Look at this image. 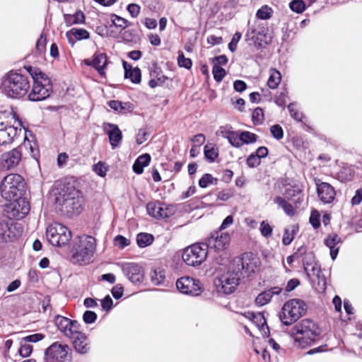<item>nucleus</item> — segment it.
Listing matches in <instances>:
<instances>
[{"label":"nucleus","mask_w":362,"mask_h":362,"mask_svg":"<svg viewBox=\"0 0 362 362\" xmlns=\"http://www.w3.org/2000/svg\"><path fill=\"white\" fill-rule=\"evenodd\" d=\"M307 310V305L300 299H291L282 307L279 317L285 325L296 322Z\"/></svg>","instance_id":"obj_7"},{"label":"nucleus","mask_w":362,"mask_h":362,"mask_svg":"<svg viewBox=\"0 0 362 362\" xmlns=\"http://www.w3.org/2000/svg\"><path fill=\"white\" fill-rule=\"evenodd\" d=\"M309 221L314 228L317 229L320 227V214L318 213L317 211L314 210L311 212Z\"/></svg>","instance_id":"obj_60"},{"label":"nucleus","mask_w":362,"mask_h":362,"mask_svg":"<svg viewBox=\"0 0 362 362\" xmlns=\"http://www.w3.org/2000/svg\"><path fill=\"white\" fill-rule=\"evenodd\" d=\"M274 202L281 208L288 216H292L295 214V210L293 206L288 203L284 198L276 197L274 199Z\"/></svg>","instance_id":"obj_38"},{"label":"nucleus","mask_w":362,"mask_h":362,"mask_svg":"<svg viewBox=\"0 0 362 362\" xmlns=\"http://www.w3.org/2000/svg\"><path fill=\"white\" fill-rule=\"evenodd\" d=\"M263 110L260 107L255 108L252 114V119L255 125L261 124L264 121Z\"/></svg>","instance_id":"obj_51"},{"label":"nucleus","mask_w":362,"mask_h":362,"mask_svg":"<svg viewBox=\"0 0 362 362\" xmlns=\"http://www.w3.org/2000/svg\"><path fill=\"white\" fill-rule=\"evenodd\" d=\"M228 142L234 147H240L243 145L241 141L240 134L237 132H233L228 139Z\"/></svg>","instance_id":"obj_54"},{"label":"nucleus","mask_w":362,"mask_h":362,"mask_svg":"<svg viewBox=\"0 0 362 362\" xmlns=\"http://www.w3.org/2000/svg\"><path fill=\"white\" fill-rule=\"evenodd\" d=\"M93 170L99 176L105 177L107 170V167L105 164L100 161L98 163L93 165Z\"/></svg>","instance_id":"obj_55"},{"label":"nucleus","mask_w":362,"mask_h":362,"mask_svg":"<svg viewBox=\"0 0 362 362\" xmlns=\"http://www.w3.org/2000/svg\"><path fill=\"white\" fill-rule=\"evenodd\" d=\"M230 236L228 233L221 230H215L208 237L205 243H203L209 249H213L216 252L223 251L229 245Z\"/></svg>","instance_id":"obj_14"},{"label":"nucleus","mask_w":362,"mask_h":362,"mask_svg":"<svg viewBox=\"0 0 362 362\" xmlns=\"http://www.w3.org/2000/svg\"><path fill=\"white\" fill-rule=\"evenodd\" d=\"M241 141L243 144H252L257 141V136L250 132L245 131L240 133Z\"/></svg>","instance_id":"obj_50"},{"label":"nucleus","mask_w":362,"mask_h":362,"mask_svg":"<svg viewBox=\"0 0 362 362\" xmlns=\"http://www.w3.org/2000/svg\"><path fill=\"white\" fill-rule=\"evenodd\" d=\"M19 354L22 357H28L33 352V346L21 341V346L18 349Z\"/></svg>","instance_id":"obj_53"},{"label":"nucleus","mask_w":362,"mask_h":362,"mask_svg":"<svg viewBox=\"0 0 362 362\" xmlns=\"http://www.w3.org/2000/svg\"><path fill=\"white\" fill-rule=\"evenodd\" d=\"M176 286L180 293L192 296H198L204 291L200 281L189 276H182L178 279L176 281Z\"/></svg>","instance_id":"obj_13"},{"label":"nucleus","mask_w":362,"mask_h":362,"mask_svg":"<svg viewBox=\"0 0 362 362\" xmlns=\"http://www.w3.org/2000/svg\"><path fill=\"white\" fill-rule=\"evenodd\" d=\"M351 177V170L349 167H342L337 173V177L341 182L350 180Z\"/></svg>","instance_id":"obj_47"},{"label":"nucleus","mask_w":362,"mask_h":362,"mask_svg":"<svg viewBox=\"0 0 362 362\" xmlns=\"http://www.w3.org/2000/svg\"><path fill=\"white\" fill-rule=\"evenodd\" d=\"M242 37V34L239 32H236L232 39L231 41L228 44V49L230 52H234L237 49V45L239 41Z\"/></svg>","instance_id":"obj_56"},{"label":"nucleus","mask_w":362,"mask_h":362,"mask_svg":"<svg viewBox=\"0 0 362 362\" xmlns=\"http://www.w3.org/2000/svg\"><path fill=\"white\" fill-rule=\"evenodd\" d=\"M33 79V86L31 91L28 93V98L30 101H42L49 97L52 92V84L48 76L39 68L25 67Z\"/></svg>","instance_id":"obj_4"},{"label":"nucleus","mask_w":362,"mask_h":362,"mask_svg":"<svg viewBox=\"0 0 362 362\" xmlns=\"http://www.w3.org/2000/svg\"><path fill=\"white\" fill-rule=\"evenodd\" d=\"M96 248L95 239L90 235H83L75 241L71 250V257L74 262L89 264L93 257Z\"/></svg>","instance_id":"obj_5"},{"label":"nucleus","mask_w":362,"mask_h":362,"mask_svg":"<svg viewBox=\"0 0 362 362\" xmlns=\"http://www.w3.org/2000/svg\"><path fill=\"white\" fill-rule=\"evenodd\" d=\"M281 80V73L276 69H272L271 70L270 76L267 81V85L271 89H275L278 87Z\"/></svg>","instance_id":"obj_40"},{"label":"nucleus","mask_w":362,"mask_h":362,"mask_svg":"<svg viewBox=\"0 0 362 362\" xmlns=\"http://www.w3.org/2000/svg\"><path fill=\"white\" fill-rule=\"evenodd\" d=\"M270 132L272 136L279 140L284 136V131L282 127L279 124H274L270 127Z\"/></svg>","instance_id":"obj_59"},{"label":"nucleus","mask_w":362,"mask_h":362,"mask_svg":"<svg viewBox=\"0 0 362 362\" xmlns=\"http://www.w3.org/2000/svg\"><path fill=\"white\" fill-rule=\"evenodd\" d=\"M204 153L206 159L210 163L214 162L218 156V148L213 144H207L204 146Z\"/></svg>","instance_id":"obj_36"},{"label":"nucleus","mask_w":362,"mask_h":362,"mask_svg":"<svg viewBox=\"0 0 362 362\" xmlns=\"http://www.w3.org/2000/svg\"><path fill=\"white\" fill-rule=\"evenodd\" d=\"M260 164V159L254 153H251L247 159V165L250 168L257 167Z\"/></svg>","instance_id":"obj_64"},{"label":"nucleus","mask_w":362,"mask_h":362,"mask_svg":"<svg viewBox=\"0 0 362 362\" xmlns=\"http://www.w3.org/2000/svg\"><path fill=\"white\" fill-rule=\"evenodd\" d=\"M289 8L296 13H302L306 9V5L303 0H293L289 3Z\"/></svg>","instance_id":"obj_43"},{"label":"nucleus","mask_w":362,"mask_h":362,"mask_svg":"<svg viewBox=\"0 0 362 362\" xmlns=\"http://www.w3.org/2000/svg\"><path fill=\"white\" fill-rule=\"evenodd\" d=\"M71 349L66 344L55 341L45 350L44 362H71Z\"/></svg>","instance_id":"obj_10"},{"label":"nucleus","mask_w":362,"mask_h":362,"mask_svg":"<svg viewBox=\"0 0 362 362\" xmlns=\"http://www.w3.org/2000/svg\"><path fill=\"white\" fill-rule=\"evenodd\" d=\"M97 319V314L90 310H86L83 315V320L86 324L93 323Z\"/></svg>","instance_id":"obj_61"},{"label":"nucleus","mask_w":362,"mask_h":362,"mask_svg":"<svg viewBox=\"0 0 362 362\" xmlns=\"http://www.w3.org/2000/svg\"><path fill=\"white\" fill-rule=\"evenodd\" d=\"M151 161V156L148 153H144L139 156L133 164V171L140 175L144 172V168L148 165Z\"/></svg>","instance_id":"obj_31"},{"label":"nucleus","mask_w":362,"mask_h":362,"mask_svg":"<svg viewBox=\"0 0 362 362\" xmlns=\"http://www.w3.org/2000/svg\"><path fill=\"white\" fill-rule=\"evenodd\" d=\"M177 64L180 67H184L187 69H190L192 66V60L189 58H186L182 51L178 52Z\"/></svg>","instance_id":"obj_48"},{"label":"nucleus","mask_w":362,"mask_h":362,"mask_svg":"<svg viewBox=\"0 0 362 362\" xmlns=\"http://www.w3.org/2000/svg\"><path fill=\"white\" fill-rule=\"evenodd\" d=\"M117 39V41L119 42L121 40L125 42H133L135 41L137 38V35L136 31L133 30H124L120 29L119 31V35L115 37Z\"/></svg>","instance_id":"obj_39"},{"label":"nucleus","mask_w":362,"mask_h":362,"mask_svg":"<svg viewBox=\"0 0 362 362\" xmlns=\"http://www.w3.org/2000/svg\"><path fill=\"white\" fill-rule=\"evenodd\" d=\"M208 255L207 246L203 243L192 245L182 252V259L189 266L197 267L202 264Z\"/></svg>","instance_id":"obj_11"},{"label":"nucleus","mask_w":362,"mask_h":362,"mask_svg":"<svg viewBox=\"0 0 362 362\" xmlns=\"http://www.w3.org/2000/svg\"><path fill=\"white\" fill-rule=\"evenodd\" d=\"M122 273L133 284L141 283L144 278V270L143 267L134 262L117 263Z\"/></svg>","instance_id":"obj_17"},{"label":"nucleus","mask_w":362,"mask_h":362,"mask_svg":"<svg viewBox=\"0 0 362 362\" xmlns=\"http://www.w3.org/2000/svg\"><path fill=\"white\" fill-rule=\"evenodd\" d=\"M1 86L3 93L12 99L23 98L30 88L29 77L13 71L3 77Z\"/></svg>","instance_id":"obj_2"},{"label":"nucleus","mask_w":362,"mask_h":362,"mask_svg":"<svg viewBox=\"0 0 362 362\" xmlns=\"http://www.w3.org/2000/svg\"><path fill=\"white\" fill-rule=\"evenodd\" d=\"M148 139V133L146 129H140L136 136V141L137 144L140 145L145 142Z\"/></svg>","instance_id":"obj_63"},{"label":"nucleus","mask_w":362,"mask_h":362,"mask_svg":"<svg viewBox=\"0 0 362 362\" xmlns=\"http://www.w3.org/2000/svg\"><path fill=\"white\" fill-rule=\"evenodd\" d=\"M46 237L53 246L64 247L70 242L72 234L65 226L54 223L47 227Z\"/></svg>","instance_id":"obj_9"},{"label":"nucleus","mask_w":362,"mask_h":362,"mask_svg":"<svg viewBox=\"0 0 362 362\" xmlns=\"http://www.w3.org/2000/svg\"><path fill=\"white\" fill-rule=\"evenodd\" d=\"M324 243L329 249L332 259L334 260L337 257L340 245L342 243L341 237L336 233L329 234L324 240Z\"/></svg>","instance_id":"obj_24"},{"label":"nucleus","mask_w":362,"mask_h":362,"mask_svg":"<svg viewBox=\"0 0 362 362\" xmlns=\"http://www.w3.org/2000/svg\"><path fill=\"white\" fill-rule=\"evenodd\" d=\"M67 36L70 39L71 36L74 37L76 40H81L88 39L89 37V33L83 28H72L67 33Z\"/></svg>","instance_id":"obj_41"},{"label":"nucleus","mask_w":362,"mask_h":362,"mask_svg":"<svg viewBox=\"0 0 362 362\" xmlns=\"http://www.w3.org/2000/svg\"><path fill=\"white\" fill-rule=\"evenodd\" d=\"M0 190L5 199H16L21 197L25 192V182L18 174H9L1 181Z\"/></svg>","instance_id":"obj_6"},{"label":"nucleus","mask_w":362,"mask_h":362,"mask_svg":"<svg viewBox=\"0 0 362 362\" xmlns=\"http://www.w3.org/2000/svg\"><path fill=\"white\" fill-rule=\"evenodd\" d=\"M288 110L289 111L291 117L297 122H303L305 116L300 112L296 105L291 103L288 105Z\"/></svg>","instance_id":"obj_46"},{"label":"nucleus","mask_w":362,"mask_h":362,"mask_svg":"<svg viewBox=\"0 0 362 362\" xmlns=\"http://www.w3.org/2000/svg\"><path fill=\"white\" fill-rule=\"evenodd\" d=\"M148 214L156 219H165L173 216L175 209L172 205H168L158 201L151 202L146 206Z\"/></svg>","instance_id":"obj_15"},{"label":"nucleus","mask_w":362,"mask_h":362,"mask_svg":"<svg viewBox=\"0 0 362 362\" xmlns=\"http://www.w3.org/2000/svg\"><path fill=\"white\" fill-rule=\"evenodd\" d=\"M47 40L45 36L42 33L39 39L37 40L35 45L36 51L38 54L43 53L46 49Z\"/></svg>","instance_id":"obj_58"},{"label":"nucleus","mask_w":362,"mask_h":362,"mask_svg":"<svg viewBox=\"0 0 362 362\" xmlns=\"http://www.w3.org/2000/svg\"><path fill=\"white\" fill-rule=\"evenodd\" d=\"M44 338H45V335L44 334H42L41 333H37V334H33L28 335V336H26L25 337H23L22 338V342H25V343H29V342L35 343V342H37V341H40L42 340Z\"/></svg>","instance_id":"obj_57"},{"label":"nucleus","mask_w":362,"mask_h":362,"mask_svg":"<svg viewBox=\"0 0 362 362\" xmlns=\"http://www.w3.org/2000/svg\"><path fill=\"white\" fill-rule=\"evenodd\" d=\"M268 29L266 25L258 21L247 23V29L245 35V41L253 45L257 49H260L264 45L269 43L267 37Z\"/></svg>","instance_id":"obj_8"},{"label":"nucleus","mask_w":362,"mask_h":362,"mask_svg":"<svg viewBox=\"0 0 362 362\" xmlns=\"http://www.w3.org/2000/svg\"><path fill=\"white\" fill-rule=\"evenodd\" d=\"M115 245H118L121 249L130 245V240L122 235H117L115 237Z\"/></svg>","instance_id":"obj_62"},{"label":"nucleus","mask_w":362,"mask_h":362,"mask_svg":"<svg viewBox=\"0 0 362 362\" xmlns=\"http://www.w3.org/2000/svg\"><path fill=\"white\" fill-rule=\"evenodd\" d=\"M19 235L20 231L17 224L0 221V243L13 241Z\"/></svg>","instance_id":"obj_22"},{"label":"nucleus","mask_w":362,"mask_h":362,"mask_svg":"<svg viewBox=\"0 0 362 362\" xmlns=\"http://www.w3.org/2000/svg\"><path fill=\"white\" fill-rule=\"evenodd\" d=\"M290 334L296 346L305 348L313 344L320 337L321 331L313 320L304 319L292 327Z\"/></svg>","instance_id":"obj_3"},{"label":"nucleus","mask_w":362,"mask_h":362,"mask_svg":"<svg viewBox=\"0 0 362 362\" xmlns=\"http://www.w3.org/2000/svg\"><path fill=\"white\" fill-rule=\"evenodd\" d=\"M299 230V227L296 224H293L284 228V235L282 238V243L284 245L287 246L290 245L295 236Z\"/></svg>","instance_id":"obj_32"},{"label":"nucleus","mask_w":362,"mask_h":362,"mask_svg":"<svg viewBox=\"0 0 362 362\" xmlns=\"http://www.w3.org/2000/svg\"><path fill=\"white\" fill-rule=\"evenodd\" d=\"M86 65L94 67L100 75L104 74L103 69L106 66L107 60L105 54H95L93 60L86 59L84 60Z\"/></svg>","instance_id":"obj_29"},{"label":"nucleus","mask_w":362,"mask_h":362,"mask_svg":"<svg viewBox=\"0 0 362 362\" xmlns=\"http://www.w3.org/2000/svg\"><path fill=\"white\" fill-rule=\"evenodd\" d=\"M64 18L69 26L74 24H81L85 21V16L81 11H78L74 14H64Z\"/></svg>","instance_id":"obj_34"},{"label":"nucleus","mask_w":362,"mask_h":362,"mask_svg":"<svg viewBox=\"0 0 362 362\" xmlns=\"http://www.w3.org/2000/svg\"><path fill=\"white\" fill-rule=\"evenodd\" d=\"M21 158L22 153L20 148H16L2 154L0 163L4 169L10 170L18 165Z\"/></svg>","instance_id":"obj_21"},{"label":"nucleus","mask_w":362,"mask_h":362,"mask_svg":"<svg viewBox=\"0 0 362 362\" xmlns=\"http://www.w3.org/2000/svg\"><path fill=\"white\" fill-rule=\"evenodd\" d=\"M273 13V9L267 5L262 6L256 13V16L260 20L269 19Z\"/></svg>","instance_id":"obj_42"},{"label":"nucleus","mask_w":362,"mask_h":362,"mask_svg":"<svg viewBox=\"0 0 362 362\" xmlns=\"http://www.w3.org/2000/svg\"><path fill=\"white\" fill-rule=\"evenodd\" d=\"M217 179L211 174H204L199 180V185L202 188H206L209 185H216Z\"/></svg>","instance_id":"obj_45"},{"label":"nucleus","mask_w":362,"mask_h":362,"mask_svg":"<svg viewBox=\"0 0 362 362\" xmlns=\"http://www.w3.org/2000/svg\"><path fill=\"white\" fill-rule=\"evenodd\" d=\"M317 196L321 202L329 204L335 198L336 192L334 187L329 183L322 182L320 179L315 178Z\"/></svg>","instance_id":"obj_20"},{"label":"nucleus","mask_w":362,"mask_h":362,"mask_svg":"<svg viewBox=\"0 0 362 362\" xmlns=\"http://www.w3.org/2000/svg\"><path fill=\"white\" fill-rule=\"evenodd\" d=\"M78 189L71 183L64 182H57L53 189L54 204L64 203L66 199L71 196L76 195Z\"/></svg>","instance_id":"obj_18"},{"label":"nucleus","mask_w":362,"mask_h":362,"mask_svg":"<svg viewBox=\"0 0 362 362\" xmlns=\"http://www.w3.org/2000/svg\"><path fill=\"white\" fill-rule=\"evenodd\" d=\"M212 74L214 80L217 82H221L226 75L225 69L217 64H214L213 66Z\"/></svg>","instance_id":"obj_49"},{"label":"nucleus","mask_w":362,"mask_h":362,"mask_svg":"<svg viewBox=\"0 0 362 362\" xmlns=\"http://www.w3.org/2000/svg\"><path fill=\"white\" fill-rule=\"evenodd\" d=\"M18 134V128L8 125L0 130V145L11 143Z\"/></svg>","instance_id":"obj_30"},{"label":"nucleus","mask_w":362,"mask_h":362,"mask_svg":"<svg viewBox=\"0 0 362 362\" xmlns=\"http://www.w3.org/2000/svg\"><path fill=\"white\" fill-rule=\"evenodd\" d=\"M255 271V264L251 259L246 257L235 258L230 269L214 280V284L218 292L230 294L235 291L241 278L249 277Z\"/></svg>","instance_id":"obj_1"},{"label":"nucleus","mask_w":362,"mask_h":362,"mask_svg":"<svg viewBox=\"0 0 362 362\" xmlns=\"http://www.w3.org/2000/svg\"><path fill=\"white\" fill-rule=\"evenodd\" d=\"M84 204V199L81 191L78 190L76 195L71 196L66 199L64 203L55 204L56 209L60 211L63 215L73 216L79 214Z\"/></svg>","instance_id":"obj_12"},{"label":"nucleus","mask_w":362,"mask_h":362,"mask_svg":"<svg viewBox=\"0 0 362 362\" xmlns=\"http://www.w3.org/2000/svg\"><path fill=\"white\" fill-rule=\"evenodd\" d=\"M281 292V288L278 286L266 290L256 297L255 304L258 306H263L269 303L274 295H279Z\"/></svg>","instance_id":"obj_27"},{"label":"nucleus","mask_w":362,"mask_h":362,"mask_svg":"<svg viewBox=\"0 0 362 362\" xmlns=\"http://www.w3.org/2000/svg\"><path fill=\"white\" fill-rule=\"evenodd\" d=\"M123 68L124 69V78H129L135 84H138L141 80V72L139 68H133L127 62L122 61Z\"/></svg>","instance_id":"obj_28"},{"label":"nucleus","mask_w":362,"mask_h":362,"mask_svg":"<svg viewBox=\"0 0 362 362\" xmlns=\"http://www.w3.org/2000/svg\"><path fill=\"white\" fill-rule=\"evenodd\" d=\"M154 240L153 235L147 233H140L136 235V243L139 247L151 245Z\"/></svg>","instance_id":"obj_37"},{"label":"nucleus","mask_w":362,"mask_h":362,"mask_svg":"<svg viewBox=\"0 0 362 362\" xmlns=\"http://www.w3.org/2000/svg\"><path fill=\"white\" fill-rule=\"evenodd\" d=\"M150 280L154 286L163 285L165 280V272L160 268L153 269L150 272Z\"/></svg>","instance_id":"obj_33"},{"label":"nucleus","mask_w":362,"mask_h":362,"mask_svg":"<svg viewBox=\"0 0 362 362\" xmlns=\"http://www.w3.org/2000/svg\"><path fill=\"white\" fill-rule=\"evenodd\" d=\"M54 322L58 329L68 338L74 337L81 329V325L76 320L59 315L55 316Z\"/></svg>","instance_id":"obj_19"},{"label":"nucleus","mask_w":362,"mask_h":362,"mask_svg":"<svg viewBox=\"0 0 362 362\" xmlns=\"http://www.w3.org/2000/svg\"><path fill=\"white\" fill-rule=\"evenodd\" d=\"M133 110V105L132 103H122L120 101L115 100V111H118L120 113L126 114L132 112Z\"/></svg>","instance_id":"obj_44"},{"label":"nucleus","mask_w":362,"mask_h":362,"mask_svg":"<svg viewBox=\"0 0 362 362\" xmlns=\"http://www.w3.org/2000/svg\"><path fill=\"white\" fill-rule=\"evenodd\" d=\"M259 230L263 237L269 238L272 235L273 228L267 221H262L260 223Z\"/></svg>","instance_id":"obj_52"},{"label":"nucleus","mask_w":362,"mask_h":362,"mask_svg":"<svg viewBox=\"0 0 362 362\" xmlns=\"http://www.w3.org/2000/svg\"><path fill=\"white\" fill-rule=\"evenodd\" d=\"M150 76L151 80L148 81V86L152 88L163 85L168 79L156 64H153L150 68Z\"/></svg>","instance_id":"obj_26"},{"label":"nucleus","mask_w":362,"mask_h":362,"mask_svg":"<svg viewBox=\"0 0 362 362\" xmlns=\"http://www.w3.org/2000/svg\"><path fill=\"white\" fill-rule=\"evenodd\" d=\"M313 259L314 257L312 253L307 254L305 258L303 260V268L308 277L313 276L320 279L321 268L317 262L313 261Z\"/></svg>","instance_id":"obj_25"},{"label":"nucleus","mask_w":362,"mask_h":362,"mask_svg":"<svg viewBox=\"0 0 362 362\" xmlns=\"http://www.w3.org/2000/svg\"><path fill=\"white\" fill-rule=\"evenodd\" d=\"M247 317L250 319L259 329H262L264 331L265 328L269 331V327L267 325L266 320L264 315L261 313H247Z\"/></svg>","instance_id":"obj_35"},{"label":"nucleus","mask_w":362,"mask_h":362,"mask_svg":"<svg viewBox=\"0 0 362 362\" xmlns=\"http://www.w3.org/2000/svg\"><path fill=\"white\" fill-rule=\"evenodd\" d=\"M69 339L73 340V345L77 353L86 354L90 351V341L87 336L82 333L80 329L77 332V334Z\"/></svg>","instance_id":"obj_23"},{"label":"nucleus","mask_w":362,"mask_h":362,"mask_svg":"<svg viewBox=\"0 0 362 362\" xmlns=\"http://www.w3.org/2000/svg\"><path fill=\"white\" fill-rule=\"evenodd\" d=\"M11 201L7 206L8 216L10 218L18 220L23 218L30 211L29 202L22 197Z\"/></svg>","instance_id":"obj_16"}]
</instances>
